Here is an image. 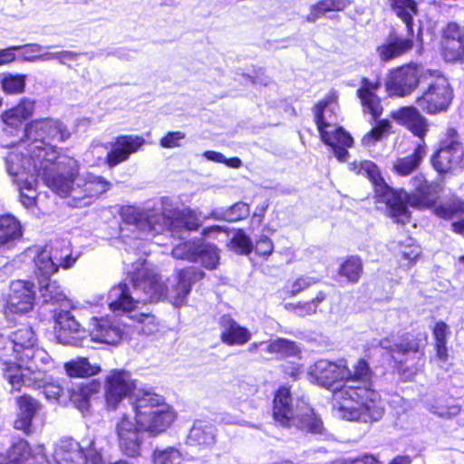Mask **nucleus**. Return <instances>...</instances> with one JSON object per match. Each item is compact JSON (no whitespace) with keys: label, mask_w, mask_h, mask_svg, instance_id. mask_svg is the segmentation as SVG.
Segmentation results:
<instances>
[{"label":"nucleus","mask_w":464,"mask_h":464,"mask_svg":"<svg viewBox=\"0 0 464 464\" xmlns=\"http://www.w3.org/2000/svg\"><path fill=\"white\" fill-rule=\"evenodd\" d=\"M392 118L415 136L423 139L429 130L427 119L413 106L401 107L392 113Z\"/></svg>","instance_id":"obj_21"},{"label":"nucleus","mask_w":464,"mask_h":464,"mask_svg":"<svg viewBox=\"0 0 464 464\" xmlns=\"http://www.w3.org/2000/svg\"><path fill=\"white\" fill-rule=\"evenodd\" d=\"M464 42V27L456 23H450L443 31L442 41Z\"/></svg>","instance_id":"obj_53"},{"label":"nucleus","mask_w":464,"mask_h":464,"mask_svg":"<svg viewBox=\"0 0 464 464\" xmlns=\"http://www.w3.org/2000/svg\"><path fill=\"white\" fill-rule=\"evenodd\" d=\"M28 163L29 160L27 158V153H22L17 150L11 151L6 159L8 173L14 178V181L17 184L20 191L21 202L25 208H27L29 203V196L26 194V191L29 190V173L27 171Z\"/></svg>","instance_id":"obj_17"},{"label":"nucleus","mask_w":464,"mask_h":464,"mask_svg":"<svg viewBox=\"0 0 464 464\" xmlns=\"http://www.w3.org/2000/svg\"><path fill=\"white\" fill-rule=\"evenodd\" d=\"M248 214V206L244 202H237L225 210L223 218L228 221L234 222L247 217Z\"/></svg>","instance_id":"obj_50"},{"label":"nucleus","mask_w":464,"mask_h":464,"mask_svg":"<svg viewBox=\"0 0 464 464\" xmlns=\"http://www.w3.org/2000/svg\"><path fill=\"white\" fill-rule=\"evenodd\" d=\"M44 156L41 163L44 171L42 179L59 197L68 198L72 207L91 205L111 187L102 177L91 173L79 175V162L72 157L56 155L53 151L44 152Z\"/></svg>","instance_id":"obj_3"},{"label":"nucleus","mask_w":464,"mask_h":464,"mask_svg":"<svg viewBox=\"0 0 464 464\" xmlns=\"http://www.w3.org/2000/svg\"><path fill=\"white\" fill-rule=\"evenodd\" d=\"M390 5L396 15L406 24L408 35L406 37L391 34L384 43L376 49L382 62H389L411 51L413 47L412 18L417 14L418 9L412 0H389Z\"/></svg>","instance_id":"obj_8"},{"label":"nucleus","mask_w":464,"mask_h":464,"mask_svg":"<svg viewBox=\"0 0 464 464\" xmlns=\"http://www.w3.org/2000/svg\"><path fill=\"white\" fill-rule=\"evenodd\" d=\"M464 151L461 144L451 140L445 142L432 156L433 168L440 173L450 171L457 166L463 157Z\"/></svg>","instance_id":"obj_20"},{"label":"nucleus","mask_w":464,"mask_h":464,"mask_svg":"<svg viewBox=\"0 0 464 464\" xmlns=\"http://www.w3.org/2000/svg\"><path fill=\"white\" fill-rule=\"evenodd\" d=\"M434 213L444 219H451L464 214V201L458 197L440 203L434 209Z\"/></svg>","instance_id":"obj_37"},{"label":"nucleus","mask_w":464,"mask_h":464,"mask_svg":"<svg viewBox=\"0 0 464 464\" xmlns=\"http://www.w3.org/2000/svg\"><path fill=\"white\" fill-rule=\"evenodd\" d=\"M22 230L19 221L11 215L0 217V247L20 238Z\"/></svg>","instance_id":"obj_32"},{"label":"nucleus","mask_w":464,"mask_h":464,"mask_svg":"<svg viewBox=\"0 0 464 464\" xmlns=\"http://www.w3.org/2000/svg\"><path fill=\"white\" fill-rule=\"evenodd\" d=\"M219 423L225 425L248 426V422L239 416L229 412H223L219 415Z\"/></svg>","instance_id":"obj_60"},{"label":"nucleus","mask_w":464,"mask_h":464,"mask_svg":"<svg viewBox=\"0 0 464 464\" xmlns=\"http://www.w3.org/2000/svg\"><path fill=\"white\" fill-rule=\"evenodd\" d=\"M427 154L424 143H420L411 155L398 158L392 163V170L400 176H408L417 169Z\"/></svg>","instance_id":"obj_25"},{"label":"nucleus","mask_w":464,"mask_h":464,"mask_svg":"<svg viewBox=\"0 0 464 464\" xmlns=\"http://www.w3.org/2000/svg\"><path fill=\"white\" fill-rule=\"evenodd\" d=\"M31 359L35 362H40L42 364H47L51 360L46 351L38 347L34 350Z\"/></svg>","instance_id":"obj_64"},{"label":"nucleus","mask_w":464,"mask_h":464,"mask_svg":"<svg viewBox=\"0 0 464 464\" xmlns=\"http://www.w3.org/2000/svg\"><path fill=\"white\" fill-rule=\"evenodd\" d=\"M432 333L435 343H447V339L450 332L449 325L446 323L440 321L434 325Z\"/></svg>","instance_id":"obj_57"},{"label":"nucleus","mask_w":464,"mask_h":464,"mask_svg":"<svg viewBox=\"0 0 464 464\" xmlns=\"http://www.w3.org/2000/svg\"><path fill=\"white\" fill-rule=\"evenodd\" d=\"M134 421L124 414L117 422L115 431L121 452L129 458L141 456L143 432L158 436L174 422L176 412L163 396L150 391L138 392L133 402Z\"/></svg>","instance_id":"obj_2"},{"label":"nucleus","mask_w":464,"mask_h":464,"mask_svg":"<svg viewBox=\"0 0 464 464\" xmlns=\"http://www.w3.org/2000/svg\"><path fill=\"white\" fill-rule=\"evenodd\" d=\"M336 95L332 93L319 102L314 109V119L322 140L332 148L338 160L345 161L349 155L347 148L352 147L353 138L343 128H335L334 130H325L329 124L325 121L324 112L330 104L336 102Z\"/></svg>","instance_id":"obj_10"},{"label":"nucleus","mask_w":464,"mask_h":464,"mask_svg":"<svg viewBox=\"0 0 464 464\" xmlns=\"http://www.w3.org/2000/svg\"><path fill=\"white\" fill-rule=\"evenodd\" d=\"M422 85L421 93L415 101L418 107L430 115L447 111L454 94L446 76L438 70H430Z\"/></svg>","instance_id":"obj_9"},{"label":"nucleus","mask_w":464,"mask_h":464,"mask_svg":"<svg viewBox=\"0 0 464 464\" xmlns=\"http://www.w3.org/2000/svg\"><path fill=\"white\" fill-rule=\"evenodd\" d=\"M442 53L446 61H464V42L462 41H441Z\"/></svg>","instance_id":"obj_44"},{"label":"nucleus","mask_w":464,"mask_h":464,"mask_svg":"<svg viewBox=\"0 0 464 464\" xmlns=\"http://www.w3.org/2000/svg\"><path fill=\"white\" fill-rule=\"evenodd\" d=\"M53 458L56 464H101L102 459L93 439L85 448L72 439H63L55 445Z\"/></svg>","instance_id":"obj_13"},{"label":"nucleus","mask_w":464,"mask_h":464,"mask_svg":"<svg viewBox=\"0 0 464 464\" xmlns=\"http://www.w3.org/2000/svg\"><path fill=\"white\" fill-rule=\"evenodd\" d=\"M49 251H52V256L54 263L63 269L71 268L79 258V255H73L71 244L69 241L62 239L56 240L51 245H48Z\"/></svg>","instance_id":"obj_27"},{"label":"nucleus","mask_w":464,"mask_h":464,"mask_svg":"<svg viewBox=\"0 0 464 464\" xmlns=\"http://www.w3.org/2000/svg\"><path fill=\"white\" fill-rule=\"evenodd\" d=\"M185 138L186 133L183 131H169L160 139V145L165 149L179 148Z\"/></svg>","instance_id":"obj_51"},{"label":"nucleus","mask_w":464,"mask_h":464,"mask_svg":"<svg viewBox=\"0 0 464 464\" xmlns=\"http://www.w3.org/2000/svg\"><path fill=\"white\" fill-rule=\"evenodd\" d=\"M229 247L236 253L248 255L253 249V245L250 237L243 230H237L230 240Z\"/></svg>","instance_id":"obj_47"},{"label":"nucleus","mask_w":464,"mask_h":464,"mask_svg":"<svg viewBox=\"0 0 464 464\" xmlns=\"http://www.w3.org/2000/svg\"><path fill=\"white\" fill-rule=\"evenodd\" d=\"M26 75L6 74L2 80V87L8 93L21 92L25 87Z\"/></svg>","instance_id":"obj_49"},{"label":"nucleus","mask_w":464,"mask_h":464,"mask_svg":"<svg viewBox=\"0 0 464 464\" xmlns=\"http://www.w3.org/2000/svg\"><path fill=\"white\" fill-rule=\"evenodd\" d=\"M350 376L345 382L356 383L345 384L334 392L333 411L342 420L371 423L380 420L384 407L378 392L371 387L372 372L364 359H360L349 368Z\"/></svg>","instance_id":"obj_5"},{"label":"nucleus","mask_w":464,"mask_h":464,"mask_svg":"<svg viewBox=\"0 0 464 464\" xmlns=\"http://www.w3.org/2000/svg\"><path fill=\"white\" fill-rule=\"evenodd\" d=\"M29 455L28 443L26 440H19L14 443L12 448L8 450L7 456L3 464H26L27 457Z\"/></svg>","instance_id":"obj_42"},{"label":"nucleus","mask_w":464,"mask_h":464,"mask_svg":"<svg viewBox=\"0 0 464 464\" xmlns=\"http://www.w3.org/2000/svg\"><path fill=\"white\" fill-rule=\"evenodd\" d=\"M380 86V82H371L363 77L361 80L360 88L357 90V96L360 99L363 111L370 113L373 119H377L382 111L381 100L375 94Z\"/></svg>","instance_id":"obj_22"},{"label":"nucleus","mask_w":464,"mask_h":464,"mask_svg":"<svg viewBox=\"0 0 464 464\" xmlns=\"http://www.w3.org/2000/svg\"><path fill=\"white\" fill-rule=\"evenodd\" d=\"M39 288L41 296L44 303L61 304L66 307L65 303H69L64 292L56 281H51L49 278L39 280Z\"/></svg>","instance_id":"obj_31"},{"label":"nucleus","mask_w":464,"mask_h":464,"mask_svg":"<svg viewBox=\"0 0 464 464\" xmlns=\"http://www.w3.org/2000/svg\"><path fill=\"white\" fill-rule=\"evenodd\" d=\"M31 464H52L44 444H36L34 449H31Z\"/></svg>","instance_id":"obj_55"},{"label":"nucleus","mask_w":464,"mask_h":464,"mask_svg":"<svg viewBox=\"0 0 464 464\" xmlns=\"http://www.w3.org/2000/svg\"><path fill=\"white\" fill-rule=\"evenodd\" d=\"M273 419L282 427L296 426L313 433L323 431V422L308 407L304 410L294 408L293 399L289 388L280 387L274 397Z\"/></svg>","instance_id":"obj_7"},{"label":"nucleus","mask_w":464,"mask_h":464,"mask_svg":"<svg viewBox=\"0 0 464 464\" xmlns=\"http://www.w3.org/2000/svg\"><path fill=\"white\" fill-rule=\"evenodd\" d=\"M350 169L366 176L372 181L376 197L380 201L385 202L389 217L398 224L410 222L408 205L418 208H430L441 190L439 183L428 182L422 174H417L411 179L410 183L414 189L412 194L403 189L394 190L381 177L376 164L370 160L354 161L350 164Z\"/></svg>","instance_id":"obj_4"},{"label":"nucleus","mask_w":464,"mask_h":464,"mask_svg":"<svg viewBox=\"0 0 464 464\" xmlns=\"http://www.w3.org/2000/svg\"><path fill=\"white\" fill-rule=\"evenodd\" d=\"M137 316V321L142 324L140 331L143 334H150L156 331L157 325L155 324V318L151 315L140 314Z\"/></svg>","instance_id":"obj_59"},{"label":"nucleus","mask_w":464,"mask_h":464,"mask_svg":"<svg viewBox=\"0 0 464 464\" xmlns=\"http://www.w3.org/2000/svg\"><path fill=\"white\" fill-rule=\"evenodd\" d=\"M200 241H188L177 245L172 250L175 258L198 262V247Z\"/></svg>","instance_id":"obj_45"},{"label":"nucleus","mask_w":464,"mask_h":464,"mask_svg":"<svg viewBox=\"0 0 464 464\" xmlns=\"http://www.w3.org/2000/svg\"><path fill=\"white\" fill-rule=\"evenodd\" d=\"M55 334L59 343L66 345H82L84 330L69 311L61 310L55 314Z\"/></svg>","instance_id":"obj_16"},{"label":"nucleus","mask_w":464,"mask_h":464,"mask_svg":"<svg viewBox=\"0 0 464 464\" xmlns=\"http://www.w3.org/2000/svg\"><path fill=\"white\" fill-rule=\"evenodd\" d=\"M266 351L283 357L296 356L300 353V349L295 342L285 338H277L270 343H266Z\"/></svg>","instance_id":"obj_38"},{"label":"nucleus","mask_w":464,"mask_h":464,"mask_svg":"<svg viewBox=\"0 0 464 464\" xmlns=\"http://www.w3.org/2000/svg\"><path fill=\"white\" fill-rule=\"evenodd\" d=\"M29 286L24 280L13 281L10 285L8 304L14 313H24L28 310Z\"/></svg>","instance_id":"obj_26"},{"label":"nucleus","mask_w":464,"mask_h":464,"mask_svg":"<svg viewBox=\"0 0 464 464\" xmlns=\"http://www.w3.org/2000/svg\"><path fill=\"white\" fill-rule=\"evenodd\" d=\"M101 390V383L92 380L81 385L77 392L72 394V401L81 411H88L91 399L98 394Z\"/></svg>","instance_id":"obj_29"},{"label":"nucleus","mask_w":464,"mask_h":464,"mask_svg":"<svg viewBox=\"0 0 464 464\" xmlns=\"http://www.w3.org/2000/svg\"><path fill=\"white\" fill-rule=\"evenodd\" d=\"M380 346L382 349L388 350L392 355V357L396 362H402V360L399 357V355H403L411 351H417L414 345L411 344L408 342H401L400 343H392L391 340L388 338H384L380 341Z\"/></svg>","instance_id":"obj_46"},{"label":"nucleus","mask_w":464,"mask_h":464,"mask_svg":"<svg viewBox=\"0 0 464 464\" xmlns=\"http://www.w3.org/2000/svg\"><path fill=\"white\" fill-rule=\"evenodd\" d=\"M176 222L177 226H181L187 230H196L200 225L199 219L190 210L183 212Z\"/></svg>","instance_id":"obj_54"},{"label":"nucleus","mask_w":464,"mask_h":464,"mask_svg":"<svg viewBox=\"0 0 464 464\" xmlns=\"http://www.w3.org/2000/svg\"><path fill=\"white\" fill-rule=\"evenodd\" d=\"M19 46H12L5 49H0V66L8 64L15 60L16 55L15 50H18Z\"/></svg>","instance_id":"obj_61"},{"label":"nucleus","mask_w":464,"mask_h":464,"mask_svg":"<svg viewBox=\"0 0 464 464\" xmlns=\"http://www.w3.org/2000/svg\"><path fill=\"white\" fill-rule=\"evenodd\" d=\"M430 411L439 417L450 419L459 413L460 407L455 404L450 406H432Z\"/></svg>","instance_id":"obj_56"},{"label":"nucleus","mask_w":464,"mask_h":464,"mask_svg":"<svg viewBox=\"0 0 464 464\" xmlns=\"http://www.w3.org/2000/svg\"><path fill=\"white\" fill-rule=\"evenodd\" d=\"M208 269H214L219 262V252L216 246L203 241L199 242L198 247V261Z\"/></svg>","instance_id":"obj_40"},{"label":"nucleus","mask_w":464,"mask_h":464,"mask_svg":"<svg viewBox=\"0 0 464 464\" xmlns=\"http://www.w3.org/2000/svg\"><path fill=\"white\" fill-rule=\"evenodd\" d=\"M339 273L351 283H356L362 274V260L358 256H349L340 266Z\"/></svg>","instance_id":"obj_41"},{"label":"nucleus","mask_w":464,"mask_h":464,"mask_svg":"<svg viewBox=\"0 0 464 464\" xmlns=\"http://www.w3.org/2000/svg\"><path fill=\"white\" fill-rule=\"evenodd\" d=\"M350 3V0H321L311 6L310 14L306 16V20L314 23L323 17L327 12L344 10Z\"/></svg>","instance_id":"obj_33"},{"label":"nucleus","mask_w":464,"mask_h":464,"mask_svg":"<svg viewBox=\"0 0 464 464\" xmlns=\"http://www.w3.org/2000/svg\"><path fill=\"white\" fill-rule=\"evenodd\" d=\"M90 337L92 341L96 343L115 345L122 340L123 329L109 317H93Z\"/></svg>","instance_id":"obj_18"},{"label":"nucleus","mask_w":464,"mask_h":464,"mask_svg":"<svg viewBox=\"0 0 464 464\" xmlns=\"http://www.w3.org/2000/svg\"><path fill=\"white\" fill-rule=\"evenodd\" d=\"M317 281L318 280L313 276H300L291 284L289 289H287V293L290 296H295L304 289L314 285Z\"/></svg>","instance_id":"obj_52"},{"label":"nucleus","mask_w":464,"mask_h":464,"mask_svg":"<svg viewBox=\"0 0 464 464\" xmlns=\"http://www.w3.org/2000/svg\"><path fill=\"white\" fill-rule=\"evenodd\" d=\"M29 369L16 363H7L4 369V376L13 391L20 392L25 385Z\"/></svg>","instance_id":"obj_35"},{"label":"nucleus","mask_w":464,"mask_h":464,"mask_svg":"<svg viewBox=\"0 0 464 464\" xmlns=\"http://www.w3.org/2000/svg\"><path fill=\"white\" fill-rule=\"evenodd\" d=\"M71 136L66 126L52 119L31 121V161L38 176L44 178V169L41 163L46 158L44 152L53 151L61 155L51 141H65Z\"/></svg>","instance_id":"obj_6"},{"label":"nucleus","mask_w":464,"mask_h":464,"mask_svg":"<svg viewBox=\"0 0 464 464\" xmlns=\"http://www.w3.org/2000/svg\"><path fill=\"white\" fill-rule=\"evenodd\" d=\"M274 251V244L266 236H262L256 244V252L264 256H270Z\"/></svg>","instance_id":"obj_58"},{"label":"nucleus","mask_w":464,"mask_h":464,"mask_svg":"<svg viewBox=\"0 0 464 464\" xmlns=\"http://www.w3.org/2000/svg\"><path fill=\"white\" fill-rule=\"evenodd\" d=\"M79 54L73 52H60V53H47L44 55V58L48 59H58L62 63H65V60H75Z\"/></svg>","instance_id":"obj_62"},{"label":"nucleus","mask_w":464,"mask_h":464,"mask_svg":"<svg viewBox=\"0 0 464 464\" xmlns=\"http://www.w3.org/2000/svg\"><path fill=\"white\" fill-rule=\"evenodd\" d=\"M35 256L34 258L36 267L35 274H39L43 278H49L59 270L57 263L52 256V251H49L48 245L44 246H35Z\"/></svg>","instance_id":"obj_28"},{"label":"nucleus","mask_w":464,"mask_h":464,"mask_svg":"<svg viewBox=\"0 0 464 464\" xmlns=\"http://www.w3.org/2000/svg\"><path fill=\"white\" fill-rule=\"evenodd\" d=\"M36 373L34 376V389L38 395L43 394L48 401H57L61 396L63 388L56 383L51 382L47 378L40 379Z\"/></svg>","instance_id":"obj_39"},{"label":"nucleus","mask_w":464,"mask_h":464,"mask_svg":"<svg viewBox=\"0 0 464 464\" xmlns=\"http://www.w3.org/2000/svg\"><path fill=\"white\" fill-rule=\"evenodd\" d=\"M16 403L18 411L14 427L15 430H23L27 434L29 430V397L25 394L19 396Z\"/></svg>","instance_id":"obj_43"},{"label":"nucleus","mask_w":464,"mask_h":464,"mask_svg":"<svg viewBox=\"0 0 464 464\" xmlns=\"http://www.w3.org/2000/svg\"><path fill=\"white\" fill-rule=\"evenodd\" d=\"M391 128L388 121H380L372 130L366 133L362 142L364 146H372L376 141L380 140L384 134H386Z\"/></svg>","instance_id":"obj_48"},{"label":"nucleus","mask_w":464,"mask_h":464,"mask_svg":"<svg viewBox=\"0 0 464 464\" xmlns=\"http://www.w3.org/2000/svg\"><path fill=\"white\" fill-rule=\"evenodd\" d=\"M349 376V367L344 359L337 362L319 360L310 371L311 381L327 388L332 387L338 381H345Z\"/></svg>","instance_id":"obj_15"},{"label":"nucleus","mask_w":464,"mask_h":464,"mask_svg":"<svg viewBox=\"0 0 464 464\" xmlns=\"http://www.w3.org/2000/svg\"><path fill=\"white\" fill-rule=\"evenodd\" d=\"M220 327V340L227 345H243L251 339V332L229 316L221 317Z\"/></svg>","instance_id":"obj_23"},{"label":"nucleus","mask_w":464,"mask_h":464,"mask_svg":"<svg viewBox=\"0 0 464 464\" xmlns=\"http://www.w3.org/2000/svg\"><path fill=\"white\" fill-rule=\"evenodd\" d=\"M430 69L416 63L405 64L390 73L386 90L390 96L405 97L424 83Z\"/></svg>","instance_id":"obj_12"},{"label":"nucleus","mask_w":464,"mask_h":464,"mask_svg":"<svg viewBox=\"0 0 464 464\" xmlns=\"http://www.w3.org/2000/svg\"><path fill=\"white\" fill-rule=\"evenodd\" d=\"M216 436L217 429L212 423L198 420L194 421L189 430L188 442L192 446L208 448L215 444Z\"/></svg>","instance_id":"obj_24"},{"label":"nucleus","mask_w":464,"mask_h":464,"mask_svg":"<svg viewBox=\"0 0 464 464\" xmlns=\"http://www.w3.org/2000/svg\"><path fill=\"white\" fill-rule=\"evenodd\" d=\"M295 313L300 316L310 315L316 313V308L310 301L298 303L295 305Z\"/></svg>","instance_id":"obj_63"},{"label":"nucleus","mask_w":464,"mask_h":464,"mask_svg":"<svg viewBox=\"0 0 464 464\" xmlns=\"http://www.w3.org/2000/svg\"><path fill=\"white\" fill-rule=\"evenodd\" d=\"M183 453L175 447L156 448L151 454L152 464H181Z\"/></svg>","instance_id":"obj_36"},{"label":"nucleus","mask_w":464,"mask_h":464,"mask_svg":"<svg viewBox=\"0 0 464 464\" xmlns=\"http://www.w3.org/2000/svg\"><path fill=\"white\" fill-rule=\"evenodd\" d=\"M66 373L70 377H90L98 374L102 369L98 363H92L87 358H77L64 364Z\"/></svg>","instance_id":"obj_30"},{"label":"nucleus","mask_w":464,"mask_h":464,"mask_svg":"<svg viewBox=\"0 0 464 464\" xmlns=\"http://www.w3.org/2000/svg\"><path fill=\"white\" fill-rule=\"evenodd\" d=\"M28 116V102H23L16 107L5 111L1 118L5 124L11 127L17 128L18 126L24 125V130L26 131L29 126Z\"/></svg>","instance_id":"obj_34"},{"label":"nucleus","mask_w":464,"mask_h":464,"mask_svg":"<svg viewBox=\"0 0 464 464\" xmlns=\"http://www.w3.org/2000/svg\"><path fill=\"white\" fill-rule=\"evenodd\" d=\"M125 223L134 225L142 238L148 239L157 234L171 231L175 223L155 209L128 207L122 210Z\"/></svg>","instance_id":"obj_11"},{"label":"nucleus","mask_w":464,"mask_h":464,"mask_svg":"<svg viewBox=\"0 0 464 464\" xmlns=\"http://www.w3.org/2000/svg\"><path fill=\"white\" fill-rule=\"evenodd\" d=\"M203 275L196 267L181 269L169 287L160 282L159 275L146 263H137L129 272L131 287L123 282L111 288L108 295L110 309L114 313H127L140 304L158 301L163 297L174 306H180L185 303L192 284Z\"/></svg>","instance_id":"obj_1"},{"label":"nucleus","mask_w":464,"mask_h":464,"mask_svg":"<svg viewBox=\"0 0 464 464\" xmlns=\"http://www.w3.org/2000/svg\"><path fill=\"white\" fill-rule=\"evenodd\" d=\"M135 387V382L128 372L111 371L104 380V398L107 408L115 410L120 402L134 391Z\"/></svg>","instance_id":"obj_14"},{"label":"nucleus","mask_w":464,"mask_h":464,"mask_svg":"<svg viewBox=\"0 0 464 464\" xmlns=\"http://www.w3.org/2000/svg\"><path fill=\"white\" fill-rule=\"evenodd\" d=\"M145 143V140L137 135H121L115 139L111 150L107 153L106 161L110 167H114L129 159Z\"/></svg>","instance_id":"obj_19"}]
</instances>
